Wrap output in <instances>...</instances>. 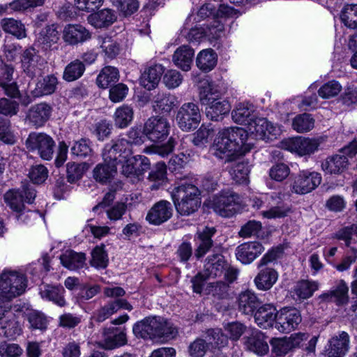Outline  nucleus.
<instances>
[{
	"label": "nucleus",
	"mask_w": 357,
	"mask_h": 357,
	"mask_svg": "<svg viewBox=\"0 0 357 357\" xmlns=\"http://www.w3.org/2000/svg\"><path fill=\"white\" fill-rule=\"evenodd\" d=\"M301 320V314L298 310L284 307L278 314L275 327L280 332L288 333L297 328Z\"/></svg>",
	"instance_id": "13"
},
{
	"label": "nucleus",
	"mask_w": 357,
	"mask_h": 357,
	"mask_svg": "<svg viewBox=\"0 0 357 357\" xmlns=\"http://www.w3.org/2000/svg\"><path fill=\"white\" fill-rule=\"evenodd\" d=\"M167 168L165 163L158 162L155 169H153L149 176V179L154 183L151 185L152 190L159 188L166 180Z\"/></svg>",
	"instance_id": "52"
},
{
	"label": "nucleus",
	"mask_w": 357,
	"mask_h": 357,
	"mask_svg": "<svg viewBox=\"0 0 357 357\" xmlns=\"http://www.w3.org/2000/svg\"><path fill=\"white\" fill-rule=\"evenodd\" d=\"M24 144L29 151H37L43 160H50L52 158L55 142L53 138L46 133L30 132Z\"/></svg>",
	"instance_id": "6"
},
{
	"label": "nucleus",
	"mask_w": 357,
	"mask_h": 357,
	"mask_svg": "<svg viewBox=\"0 0 357 357\" xmlns=\"http://www.w3.org/2000/svg\"><path fill=\"white\" fill-rule=\"evenodd\" d=\"M350 338L349 334L342 331L334 335L328 341L326 351V357H344L349 349Z\"/></svg>",
	"instance_id": "16"
},
{
	"label": "nucleus",
	"mask_w": 357,
	"mask_h": 357,
	"mask_svg": "<svg viewBox=\"0 0 357 357\" xmlns=\"http://www.w3.org/2000/svg\"><path fill=\"white\" fill-rule=\"evenodd\" d=\"M122 188L123 183L121 181H117L112 185L109 191L105 195L102 201L93 208V211L98 213L100 209L105 208L108 206L115 199L116 191L121 189Z\"/></svg>",
	"instance_id": "59"
},
{
	"label": "nucleus",
	"mask_w": 357,
	"mask_h": 357,
	"mask_svg": "<svg viewBox=\"0 0 357 357\" xmlns=\"http://www.w3.org/2000/svg\"><path fill=\"white\" fill-rule=\"evenodd\" d=\"M27 279L22 272L4 269L0 274V326L4 335H11L16 322L10 312V301L24 293Z\"/></svg>",
	"instance_id": "1"
},
{
	"label": "nucleus",
	"mask_w": 357,
	"mask_h": 357,
	"mask_svg": "<svg viewBox=\"0 0 357 357\" xmlns=\"http://www.w3.org/2000/svg\"><path fill=\"white\" fill-rule=\"evenodd\" d=\"M194 50L188 45H182L176 49L172 57L174 63L183 71L190 70Z\"/></svg>",
	"instance_id": "36"
},
{
	"label": "nucleus",
	"mask_w": 357,
	"mask_h": 357,
	"mask_svg": "<svg viewBox=\"0 0 357 357\" xmlns=\"http://www.w3.org/2000/svg\"><path fill=\"white\" fill-rule=\"evenodd\" d=\"M102 155L103 161L110 165H114L116 167L119 163L123 162V158H122L121 155H119V153L110 143L105 146Z\"/></svg>",
	"instance_id": "60"
},
{
	"label": "nucleus",
	"mask_w": 357,
	"mask_h": 357,
	"mask_svg": "<svg viewBox=\"0 0 357 357\" xmlns=\"http://www.w3.org/2000/svg\"><path fill=\"white\" fill-rule=\"evenodd\" d=\"M119 79V71L113 66L104 67L96 79L98 86L102 89H107L112 84L116 83Z\"/></svg>",
	"instance_id": "44"
},
{
	"label": "nucleus",
	"mask_w": 357,
	"mask_h": 357,
	"mask_svg": "<svg viewBox=\"0 0 357 357\" xmlns=\"http://www.w3.org/2000/svg\"><path fill=\"white\" fill-rule=\"evenodd\" d=\"M14 68L6 65L0 73V94L11 98H17L20 91L16 82L13 79Z\"/></svg>",
	"instance_id": "20"
},
{
	"label": "nucleus",
	"mask_w": 357,
	"mask_h": 357,
	"mask_svg": "<svg viewBox=\"0 0 357 357\" xmlns=\"http://www.w3.org/2000/svg\"><path fill=\"white\" fill-rule=\"evenodd\" d=\"M278 279V273L273 268L264 267L260 269L254 279L257 289L267 291L275 284Z\"/></svg>",
	"instance_id": "30"
},
{
	"label": "nucleus",
	"mask_w": 357,
	"mask_h": 357,
	"mask_svg": "<svg viewBox=\"0 0 357 357\" xmlns=\"http://www.w3.org/2000/svg\"><path fill=\"white\" fill-rule=\"evenodd\" d=\"M321 176L316 172L302 171L295 178L291 191L305 195L316 189L321 182Z\"/></svg>",
	"instance_id": "11"
},
{
	"label": "nucleus",
	"mask_w": 357,
	"mask_h": 357,
	"mask_svg": "<svg viewBox=\"0 0 357 357\" xmlns=\"http://www.w3.org/2000/svg\"><path fill=\"white\" fill-rule=\"evenodd\" d=\"M248 132L247 142H252L253 139L262 140L266 137V130L268 128V121L265 118H259L258 115L250 123Z\"/></svg>",
	"instance_id": "42"
},
{
	"label": "nucleus",
	"mask_w": 357,
	"mask_h": 357,
	"mask_svg": "<svg viewBox=\"0 0 357 357\" xmlns=\"http://www.w3.org/2000/svg\"><path fill=\"white\" fill-rule=\"evenodd\" d=\"M52 111V107L45 102L33 105L26 112L25 123L33 128H41L50 120Z\"/></svg>",
	"instance_id": "10"
},
{
	"label": "nucleus",
	"mask_w": 357,
	"mask_h": 357,
	"mask_svg": "<svg viewBox=\"0 0 357 357\" xmlns=\"http://www.w3.org/2000/svg\"><path fill=\"white\" fill-rule=\"evenodd\" d=\"M248 132L243 128L230 127L220 130L210 147L211 154L219 160L229 162L234 160L235 153L249 152L254 144L247 142Z\"/></svg>",
	"instance_id": "2"
},
{
	"label": "nucleus",
	"mask_w": 357,
	"mask_h": 357,
	"mask_svg": "<svg viewBox=\"0 0 357 357\" xmlns=\"http://www.w3.org/2000/svg\"><path fill=\"white\" fill-rule=\"evenodd\" d=\"M227 266L224 257L219 254L208 256L204 265V275L206 278H215L222 275Z\"/></svg>",
	"instance_id": "29"
},
{
	"label": "nucleus",
	"mask_w": 357,
	"mask_h": 357,
	"mask_svg": "<svg viewBox=\"0 0 357 357\" xmlns=\"http://www.w3.org/2000/svg\"><path fill=\"white\" fill-rule=\"evenodd\" d=\"M36 196V190L30 184H25L21 188L7 191L3 195V199L13 211L20 213L16 216L17 220H20L23 216L22 211L25 208V203L31 204Z\"/></svg>",
	"instance_id": "5"
},
{
	"label": "nucleus",
	"mask_w": 357,
	"mask_h": 357,
	"mask_svg": "<svg viewBox=\"0 0 357 357\" xmlns=\"http://www.w3.org/2000/svg\"><path fill=\"white\" fill-rule=\"evenodd\" d=\"M91 151V142L86 139L75 142L71 148L72 154L80 158H86Z\"/></svg>",
	"instance_id": "61"
},
{
	"label": "nucleus",
	"mask_w": 357,
	"mask_h": 357,
	"mask_svg": "<svg viewBox=\"0 0 357 357\" xmlns=\"http://www.w3.org/2000/svg\"><path fill=\"white\" fill-rule=\"evenodd\" d=\"M206 36L208 38L218 39L225 36V24L219 18H214L205 25Z\"/></svg>",
	"instance_id": "56"
},
{
	"label": "nucleus",
	"mask_w": 357,
	"mask_h": 357,
	"mask_svg": "<svg viewBox=\"0 0 357 357\" xmlns=\"http://www.w3.org/2000/svg\"><path fill=\"white\" fill-rule=\"evenodd\" d=\"M238 203L237 194L229 190H222L211 200V207L218 215L229 218L236 213V205Z\"/></svg>",
	"instance_id": "8"
},
{
	"label": "nucleus",
	"mask_w": 357,
	"mask_h": 357,
	"mask_svg": "<svg viewBox=\"0 0 357 357\" xmlns=\"http://www.w3.org/2000/svg\"><path fill=\"white\" fill-rule=\"evenodd\" d=\"M22 65L27 75L33 77L42 73L44 60L38 54L33 47H29L25 50L22 54Z\"/></svg>",
	"instance_id": "15"
},
{
	"label": "nucleus",
	"mask_w": 357,
	"mask_h": 357,
	"mask_svg": "<svg viewBox=\"0 0 357 357\" xmlns=\"http://www.w3.org/2000/svg\"><path fill=\"white\" fill-rule=\"evenodd\" d=\"M92 259L90 261L92 266L96 268H105L108 264V257L103 247L96 246L91 252Z\"/></svg>",
	"instance_id": "57"
},
{
	"label": "nucleus",
	"mask_w": 357,
	"mask_h": 357,
	"mask_svg": "<svg viewBox=\"0 0 357 357\" xmlns=\"http://www.w3.org/2000/svg\"><path fill=\"white\" fill-rule=\"evenodd\" d=\"M205 106L206 117L214 121L222 119L223 116L227 114L230 110L229 102L225 100H221V98Z\"/></svg>",
	"instance_id": "39"
},
{
	"label": "nucleus",
	"mask_w": 357,
	"mask_h": 357,
	"mask_svg": "<svg viewBox=\"0 0 357 357\" xmlns=\"http://www.w3.org/2000/svg\"><path fill=\"white\" fill-rule=\"evenodd\" d=\"M208 349L206 341L201 338H197L190 344L188 351L190 357H204Z\"/></svg>",
	"instance_id": "62"
},
{
	"label": "nucleus",
	"mask_w": 357,
	"mask_h": 357,
	"mask_svg": "<svg viewBox=\"0 0 357 357\" xmlns=\"http://www.w3.org/2000/svg\"><path fill=\"white\" fill-rule=\"evenodd\" d=\"M340 20L349 29H357V4H346L340 13Z\"/></svg>",
	"instance_id": "48"
},
{
	"label": "nucleus",
	"mask_w": 357,
	"mask_h": 357,
	"mask_svg": "<svg viewBox=\"0 0 357 357\" xmlns=\"http://www.w3.org/2000/svg\"><path fill=\"white\" fill-rule=\"evenodd\" d=\"M342 86L339 82L331 80L323 84L318 90L319 96L324 99H329L337 96Z\"/></svg>",
	"instance_id": "51"
},
{
	"label": "nucleus",
	"mask_w": 357,
	"mask_h": 357,
	"mask_svg": "<svg viewBox=\"0 0 357 357\" xmlns=\"http://www.w3.org/2000/svg\"><path fill=\"white\" fill-rule=\"evenodd\" d=\"M26 316L31 328L40 331L46 330L47 319L43 313L39 311L32 310L28 312Z\"/></svg>",
	"instance_id": "54"
},
{
	"label": "nucleus",
	"mask_w": 357,
	"mask_h": 357,
	"mask_svg": "<svg viewBox=\"0 0 357 357\" xmlns=\"http://www.w3.org/2000/svg\"><path fill=\"white\" fill-rule=\"evenodd\" d=\"M173 214L172 204L166 200L156 202L147 213L146 220L153 225H160L171 218Z\"/></svg>",
	"instance_id": "14"
},
{
	"label": "nucleus",
	"mask_w": 357,
	"mask_h": 357,
	"mask_svg": "<svg viewBox=\"0 0 357 357\" xmlns=\"http://www.w3.org/2000/svg\"><path fill=\"white\" fill-rule=\"evenodd\" d=\"M278 312L272 304H264L259 306L254 313L255 323L262 328H268L276 323Z\"/></svg>",
	"instance_id": "22"
},
{
	"label": "nucleus",
	"mask_w": 357,
	"mask_h": 357,
	"mask_svg": "<svg viewBox=\"0 0 357 357\" xmlns=\"http://www.w3.org/2000/svg\"><path fill=\"white\" fill-rule=\"evenodd\" d=\"M264 251L263 245L258 241H251L239 245L236 249V256L243 264H250Z\"/></svg>",
	"instance_id": "18"
},
{
	"label": "nucleus",
	"mask_w": 357,
	"mask_h": 357,
	"mask_svg": "<svg viewBox=\"0 0 357 357\" xmlns=\"http://www.w3.org/2000/svg\"><path fill=\"white\" fill-rule=\"evenodd\" d=\"M349 288L343 280H340L338 284L331 291L320 296L324 301H332L337 305H344L347 303Z\"/></svg>",
	"instance_id": "37"
},
{
	"label": "nucleus",
	"mask_w": 357,
	"mask_h": 357,
	"mask_svg": "<svg viewBox=\"0 0 357 357\" xmlns=\"http://www.w3.org/2000/svg\"><path fill=\"white\" fill-rule=\"evenodd\" d=\"M58 78L54 75H47L38 80L31 92L34 98L53 94L57 89Z\"/></svg>",
	"instance_id": "31"
},
{
	"label": "nucleus",
	"mask_w": 357,
	"mask_h": 357,
	"mask_svg": "<svg viewBox=\"0 0 357 357\" xmlns=\"http://www.w3.org/2000/svg\"><path fill=\"white\" fill-rule=\"evenodd\" d=\"M103 339L98 343L99 346L106 350H113L121 347L128 343L126 329L124 328L109 327L102 331Z\"/></svg>",
	"instance_id": "12"
},
{
	"label": "nucleus",
	"mask_w": 357,
	"mask_h": 357,
	"mask_svg": "<svg viewBox=\"0 0 357 357\" xmlns=\"http://www.w3.org/2000/svg\"><path fill=\"white\" fill-rule=\"evenodd\" d=\"M170 130V123L164 116H151L146 120L144 125V134L152 142H159L165 139Z\"/></svg>",
	"instance_id": "9"
},
{
	"label": "nucleus",
	"mask_w": 357,
	"mask_h": 357,
	"mask_svg": "<svg viewBox=\"0 0 357 357\" xmlns=\"http://www.w3.org/2000/svg\"><path fill=\"white\" fill-rule=\"evenodd\" d=\"M97 43L101 49L104 56L113 59L119 54L121 47L119 43L112 37L107 35L98 36Z\"/></svg>",
	"instance_id": "41"
},
{
	"label": "nucleus",
	"mask_w": 357,
	"mask_h": 357,
	"mask_svg": "<svg viewBox=\"0 0 357 357\" xmlns=\"http://www.w3.org/2000/svg\"><path fill=\"white\" fill-rule=\"evenodd\" d=\"M214 128L211 123L202 124L199 128L194 133L192 140L195 146H201L208 142V137L213 135Z\"/></svg>",
	"instance_id": "55"
},
{
	"label": "nucleus",
	"mask_w": 357,
	"mask_h": 357,
	"mask_svg": "<svg viewBox=\"0 0 357 357\" xmlns=\"http://www.w3.org/2000/svg\"><path fill=\"white\" fill-rule=\"evenodd\" d=\"M117 172L114 165H110L103 161L98 164L93 170V177L96 181L101 184H107L111 182Z\"/></svg>",
	"instance_id": "38"
},
{
	"label": "nucleus",
	"mask_w": 357,
	"mask_h": 357,
	"mask_svg": "<svg viewBox=\"0 0 357 357\" xmlns=\"http://www.w3.org/2000/svg\"><path fill=\"white\" fill-rule=\"evenodd\" d=\"M66 291L61 285L44 284L40 288V294L43 299L51 301L59 307H64L67 303L64 298Z\"/></svg>",
	"instance_id": "28"
},
{
	"label": "nucleus",
	"mask_w": 357,
	"mask_h": 357,
	"mask_svg": "<svg viewBox=\"0 0 357 357\" xmlns=\"http://www.w3.org/2000/svg\"><path fill=\"white\" fill-rule=\"evenodd\" d=\"M217 230L214 227L206 226L202 230L197 231L195 235L197 248L195 255L197 259L204 257L213 247V241L212 237L215 234Z\"/></svg>",
	"instance_id": "19"
},
{
	"label": "nucleus",
	"mask_w": 357,
	"mask_h": 357,
	"mask_svg": "<svg viewBox=\"0 0 357 357\" xmlns=\"http://www.w3.org/2000/svg\"><path fill=\"white\" fill-rule=\"evenodd\" d=\"M258 115L255 106L248 102L238 103L231 112L235 123L248 126Z\"/></svg>",
	"instance_id": "23"
},
{
	"label": "nucleus",
	"mask_w": 357,
	"mask_h": 357,
	"mask_svg": "<svg viewBox=\"0 0 357 357\" xmlns=\"http://www.w3.org/2000/svg\"><path fill=\"white\" fill-rule=\"evenodd\" d=\"M176 120L178 127L185 132L196 129L202 120V114L197 104L185 102L178 109Z\"/></svg>",
	"instance_id": "7"
},
{
	"label": "nucleus",
	"mask_w": 357,
	"mask_h": 357,
	"mask_svg": "<svg viewBox=\"0 0 357 357\" xmlns=\"http://www.w3.org/2000/svg\"><path fill=\"white\" fill-rule=\"evenodd\" d=\"M85 163L68 162L66 165L67 180L73 183L81 179L84 172Z\"/></svg>",
	"instance_id": "58"
},
{
	"label": "nucleus",
	"mask_w": 357,
	"mask_h": 357,
	"mask_svg": "<svg viewBox=\"0 0 357 357\" xmlns=\"http://www.w3.org/2000/svg\"><path fill=\"white\" fill-rule=\"evenodd\" d=\"M63 40L70 45L84 43L91 38L90 32L80 24H68L63 29Z\"/></svg>",
	"instance_id": "27"
},
{
	"label": "nucleus",
	"mask_w": 357,
	"mask_h": 357,
	"mask_svg": "<svg viewBox=\"0 0 357 357\" xmlns=\"http://www.w3.org/2000/svg\"><path fill=\"white\" fill-rule=\"evenodd\" d=\"M85 70L84 63L79 59H75L66 66L62 77L66 82H73L79 79Z\"/></svg>",
	"instance_id": "47"
},
{
	"label": "nucleus",
	"mask_w": 357,
	"mask_h": 357,
	"mask_svg": "<svg viewBox=\"0 0 357 357\" xmlns=\"http://www.w3.org/2000/svg\"><path fill=\"white\" fill-rule=\"evenodd\" d=\"M250 173V167L248 162H239L233 165L230 174L233 179L239 183H246Z\"/></svg>",
	"instance_id": "53"
},
{
	"label": "nucleus",
	"mask_w": 357,
	"mask_h": 357,
	"mask_svg": "<svg viewBox=\"0 0 357 357\" xmlns=\"http://www.w3.org/2000/svg\"><path fill=\"white\" fill-rule=\"evenodd\" d=\"M61 262L63 266L69 270L79 269L85 264L86 257L82 252H76L73 250H66L60 256Z\"/></svg>",
	"instance_id": "43"
},
{
	"label": "nucleus",
	"mask_w": 357,
	"mask_h": 357,
	"mask_svg": "<svg viewBox=\"0 0 357 357\" xmlns=\"http://www.w3.org/2000/svg\"><path fill=\"white\" fill-rule=\"evenodd\" d=\"M132 331L137 337L162 341L174 339L178 333L172 323L158 316L147 317L137 321L134 324Z\"/></svg>",
	"instance_id": "3"
},
{
	"label": "nucleus",
	"mask_w": 357,
	"mask_h": 357,
	"mask_svg": "<svg viewBox=\"0 0 357 357\" xmlns=\"http://www.w3.org/2000/svg\"><path fill=\"white\" fill-rule=\"evenodd\" d=\"M59 40V33L54 24L46 26L39 33L36 45L43 52L51 51L54 49V45Z\"/></svg>",
	"instance_id": "21"
},
{
	"label": "nucleus",
	"mask_w": 357,
	"mask_h": 357,
	"mask_svg": "<svg viewBox=\"0 0 357 357\" xmlns=\"http://www.w3.org/2000/svg\"><path fill=\"white\" fill-rule=\"evenodd\" d=\"M116 20V15L114 10L105 8L91 14L88 17L90 24L97 29L107 28Z\"/></svg>",
	"instance_id": "34"
},
{
	"label": "nucleus",
	"mask_w": 357,
	"mask_h": 357,
	"mask_svg": "<svg viewBox=\"0 0 357 357\" xmlns=\"http://www.w3.org/2000/svg\"><path fill=\"white\" fill-rule=\"evenodd\" d=\"M349 165L347 157L340 153L326 158L321 162V169L326 174H341L347 169Z\"/></svg>",
	"instance_id": "25"
},
{
	"label": "nucleus",
	"mask_w": 357,
	"mask_h": 357,
	"mask_svg": "<svg viewBox=\"0 0 357 357\" xmlns=\"http://www.w3.org/2000/svg\"><path fill=\"white\" fill-rule=\"evenodd\" d=\"M199 90V99L203 105L211 104L220 99L221 93L213 83L207 80L201 82Z\"/></svg>",
	"instance_id": "40"
},
{
	"label": "nucleus",
	"mask_w": 357,
	"mask_h": 357,
	"mask_svg": "<svg viewBox=\"0 0 357 357\" xmlns=\"http://www.w3.org/2000/svg\"><path fill=\"white\" fill-rule=\"evenodd\" d=\"M319 288V283L314 281L301 280L294 287V294L300 299H307Z\"/></svg>",
	"instance_id": "49"
},
{
	"label": "nucleus",
	"mask_w": 357,
	"mask_h": 357,
	"mask_svg": "<svg viewBox=\"0 0 357 357\" xmlns=\"http://www.w3.org/2000/svg\"><path fill=\"white\" fill-rule=\"evenodd\" d=\"M163 73L164 68L162 65L155 64L151 66L142 73L140 83L146 89L151 90L158 85Z\"/></svg>",
	"instance_id": "35"
},
{
	"label": "nucleus",
	"mask_w": 357,
	"mask_h": 357,
	"mask_svg": "<svg viewBox=\"0 0 357 357\" xmlns=\"http://www.w3.org/2000/svg\"><path fill=\"white\" fill-rule=\"evenodd\" d=\"M272 352L277 356L286 355L291 350V346L287 337L275 338L271 341Z\"/></svg>",
	"instance_id": "63"
},
{
	"label": "nucleus",
	"mask_w": 357,
	"mask_h": 357,
	"mask_svg": "<svg viewBox=\"0 0 357 357\" xmlns=\"http://www.w3.org/2000/svg\"><path fill=\"white\" fill-rule=\"evenodd\" d=\"M176 105L175 96L167 93H159L153 99V109L156 113L164 115L169 114Z\"/></svg>",
	"instance_id": "32"
},
{
	"label": "nucleus",
	"mask_w": 357,
	"mask_h": 357,
	"mask_svg": "<svg viewBox=\"0 0 357 357\" xmlns=\"http://www.w3.org/2000/svg\"><path fill=\"white\" fill-rule=\"evenodd\" d=\"M134 112L132 107L123 105L118 107L114 114V125L119 128L128 127L133 119Z\"/></svg>",
	"instance_id": "46"
},
{
	"label": "nucleus",
	"mask_w": 357,
	"mask_h": 357,
	"mask_svg": "<svg viewBox=\"0 0 357 357\" xmlns=\"http://www.w3.org/2000/svg\"><path fill=\"white\" fill-rule=\"evenodd\" d=\"M244 345L247 350L258 356H264L268 351V345L264 334L257 329H249L244 337Z\"/></svg>",
	"instance_id": "17"
},
{
	"label": "nucleus",
	"mask_w": 357,
	"mask_h": 357,
	"mask_svg": "<svg viewBox=\"0 0 357 357\" xmlns=\"http://www.w3.org/2000/svg\"><path fill=\"white\" fill-rule=\"evenodd\" d=\"M314 126V119L311 114L304 113L297 115L292 121V128L298 132H306L311 130Z\"/></svg>",
	"instance_id": "50"
},
{
	"label": "nucleus",
	"mask_w": 357,
	"mask_h": 357,
	"mask_svg": "<svg viewBox=\"0 0 357 357\" xmlns=\"http://www.w3.org/2000/svg\"><path fill=\"white\" fill-rule=\"evenodd\" d=\"M172 197L177 212L181 215H189L200 206L198 188L186 179L181 180L174 188Z\"/></svg>",
	"instance_id": "4"
},
{
	"label": "nucleus",
	"mask_w": 357,
	"mask_h": 357,
	"mask_svg": "<svg viewBox=\"0 0 357 357\" xmlns=\"http://www.w3.org/2000/svg\"><path fill=\"white\" fill-rule=\"evenodd\" d=\"M110 144L116 149L123 160H126L132 154V147L128 142L127 139L118 138L111 141Z\"/></svg>",
	"instance_id": "64"
},
{
	"label": "nucleus",
	"mask_w": 357,
	"mask_h": 357,
	"mask_svg": "<svg viewBox=\"0 0 357 357\" xmlns=\"http://www.w3.org/2000/svg\"><path fill=\"white\" fill-rule=\"evenodd\" d=\"M238 310L244 314L252 315L260 305V300L256 294L250 290L242 291L237 298Z\"/></svg>",
	"instance_id": "26"
},
{
	"label": "nucleus",
	"mask_w": 357,
	"mask_h": 357,
	"mask_svg": "<svg viewBox=\"0 0 357 357\" xmlns=\"http://www.w3.org/2000/svg\"><path fill=\"white\" fill-rule=\"evenodd\" d=\"M0 26L4 33L10 34L18 40L27 37L25 24L20 20L4 17L0 21Z\"/></svg>",
	"instance_id": "33"
},
{
	"label": "nucleus",
	"mask_w": 357,
	"mask_h": 357,
	"mask_svg": "<svg viewBox=\"0 0 357 357\" xmlns=\"http://www.w3.org/2000/svg\"><path fill=\"white\" fill-rule=\"evenodd\" d=\"M320 143L319 139L298 137L289 142V149L300 155H310L318 149Z\"/></svg>",
	"instance_id": "24"
},
{
	"label": "nucleus",
	"mask_w": 357,
	"mask_h": 357,
	"mask_svg": "<svg viewBox=\"0 0 357 357\" xmlns=\"http://www.w3.org/2000/svg\"><path fill=\"white\" fill-rule=\"evenodd\" d=\"M197 66L202 71L208 72L217 64V54L214 50H205L199 53L196 59Z\"/></svg>",
	"instance_id": "45"
}]
</instances>
